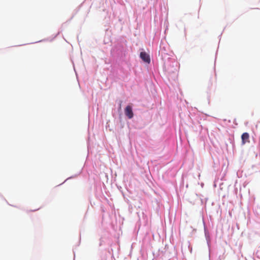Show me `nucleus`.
I'll return each instance as SVG.
<instances>
[{"mask_svg":"<svg viewBox=\"0 0 260 260\" xmlns=\"http://www.w3.org/2000/svg\"><path fill=\"white\" fill-rule=\"evenodd\" d=\"M249 135L247 133H244L241 136L242 143L245 144V141L249 139Z\"/></svg>","mask_w":260,"mask_h":260,"instance_id":"20e7f679","label":"nucleus"},{"mask_svg":"<svg viewBox=\"0 0 260 260\" xmlns=\"http://www.w3.org/2000/svg\"><path fill=\"white\" fill-rule=\"evenodd\" d=\"M76 176H77V175H75V176H72V177H69L68 178H67V179L65 180V181H67V180H68V179H71V178H75V177H76Z\"/></svg>","mask_w":260,"mask_h":260,"instance_id":"39448f33","label":"nucleus"},{"mask_svg":"<svg viewBox=\"0 0 260 260\" xmlns=\"http://www.w3.org/2000/svg\"><path fill=\"white\" fill-rule=\"evenodd\" d=\"M204 233L206 240L207 241V245L209 250V257L210 256V234L205 226H204Z\"/></svg>","mask_w":260,"mask_h":260,"instance_id":"f03ea898","label":"nucleus"},{"mask_svg":"<svg viewBox=\"0 0 260 260\" xmlns=\"http://www.w3.org/2000/svg\"><path fill=\"white\" fill-rule=\"evenodd\" d=\"M140 57L143 61L146 63H150V58L149 55L145 52H141L140 54Z\"/></svg>","mask_w":260,"mask_h":260,"instance_id":"7ed1b4c3","label":"nucleus"},{"mask_svg":"<svg viewBox=\"0 0 260 260\" xmlns=\"http://www.w3.org/2000/svg\"><path fill=\"white\" fill-rule=\"evenodd\" d=\"M124 112H125V115L129 119H131L133 117L134 113H133L132 107L131 106L128 105L125 107V110H124Z\"/></svg>","mask_w":260,"mask_h":260,"instance_id":"f257e3e1","label":"nucleus"},{"mask_svg":"<svg viewBox=\"0 0 260 260\" xmlns=\"http://www.w3.org/2000/svg\"><path fill=\"white\" fill-rule=\"evenodd\" d=\"M159 55H160L161 57L162 58V51L161 50V51H159Z\"/></svg>","mask_w":260,"mask_h":260,"instance_id":"423d86ee","label":"nucleus"}]
</instances>
